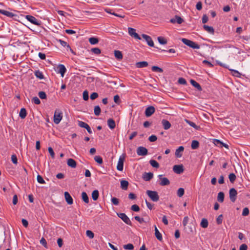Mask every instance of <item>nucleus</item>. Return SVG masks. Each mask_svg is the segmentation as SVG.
Wrapping results in <instances>:
<instances>
[{"label": "nucleus", "mask_w": 250, "mask_h": 250, "mask_svg": "<svg viewBox=\"0 0 250 250\" xmlns=\"http://www.w3.org/2000/svg\"><path fill=\"white\" fill-rule=\"evenodd\" d=\"M155 109L153 106L147 107L145 110V115L148 117L151 116L155 112Z\"/></svg>", "instance_id": "nucleus-12"}, {"label": "nucleus", "mask_w": 250, "mask_h": 250, "mask_svg": "<svg viewBox=\"0 0 250 250\" xmlns=\"http://www.w3.org/2000/svg\"><path fill=\"white\" fill-rule=\"evenodd\" d=\"M125 154L124 153L121 155L119 159L118 164L117 166V169L119 171H123L124 167V162L125 160Z\"/></svg>", "instance_id": "nucleus-3"}, {"label": "nucleus", "mask_w": 250, "mask_h": 250, "mask_svg": "<svg viewBox=\"0 0 250 250\" xmlns=\"http://www.w3.org/2000/svg\"><path fill=\"white\" fill-rule=\"evenodd\" d=\"M114 55L116 58L118 60H121L123 58V55L120 51L115 50L114 51Z\"/></svg>", "instance_id": "nucleus-33"}, {"label": "nucleus", "mask_w": 250, "mask_h": 250, "mask_svg": "<svg viewBox=\"0 0 250 250\" xmlns=\"http://www.w3.org/2000/svg\"><path fill=\"white\" fill-rule=\"evenodd\" d=\"M82 198L83 202L87 204L89 203V198L85 192H83L82 193Z\"/></svg>", "instance_id": "nucleus-32"}, {"label": "nucleus", "mask_w": 250, "mask_h": 250, "mask_svg": "<svg viewBox=\"0 0 250 250\" xmlns=\"http://www.w3.org/2000/svg\"><path fill=\"white\" fill-rule=\"evenodd\" d=\"M158 41L161 44H166L167 43V39L163 37H158Z\"/></svg>", "instance_id": "nucleus-41"}, {"label": "nucleus", "mask_w": 250, "mask_h": 250, "mask_svg": "<svg viewBox=\"0 0 250 250\" xmlns=\"http://www.w3.org/2000/svg\"><path fill=\"white\" fill-rule=\"evenodd\" d=\"M155 235L157 239L159 241H162L163 239L162 234L157 229L156 226H155Z\"/></svg>", "instance_id": "nucleus-27"}, {"label": "nucleus", "mask_w": 250, "mask_h": 250, "mask_svg": "<svg viewBox=\"0 0 250 250\" xmlns=\"http://www.w3.org/2000/svg\"><path fill=\"white\" fill-rule=\"evenodd\" d=\"M89 42L91 44H96L98 43L99 39L95 37H91L89 39Z\"/></svg>", "instance_id": "nucleus-37"}, {"label": "nucleus", "mask_w": 250, "mask_h": 250, "mask_svg": "<svg viewBox=\"0 0 250 250\" xmlns=\"http://www.w3.org/2000/svg\"><path fill=\"white\" fill-rule=\"evenodd\" d=\"M48 150L49 153L50 154V156L52 159H54L55 158V153L53 151V148L51 147H49L48 148Z\"/></svg>", "instance_id": "nucleus-57"}, {"label": "nucleus", "mask_w": 250, "mask_h": 250, "mask_svg": "<svg viewBox=\"0 0 250 250\" xmlns=\"http://www.w3.org/2000/svg\"><path fill=\"white\" fill-rule=\"evenodd\" d=\"M107 125L108 127L111 129H114L116 126L115 121L113 119L111 118L107 120Z\"/></svg>", "instance_id": "nucleus-26"}, {"label": "nucleus", "mask_w": 250, "mask_h": 250, "mask_svg": "<svg viewBox=\"0 0 250 250\" xmlns=\"http://www.w3.org/2000/svg\"><path fill=\"white\" fill-rule=\"evenodd\" d=\"M151 70L153 72H159V73H163V69L158 66H153L151 68Z\"/></svg>", "instance_id": "nucleus-39"}, {"label": "nucleus", "mask_w": 250, "mask_h": 250, "mask_svg": "<svg viewBox=\"0 0 250 250\" xmlns=\"http://www.w3.org/2000/svg\"><path fill=\"white\" fill-rule=\"evenodd\" d=\"M37 179L38 182H39L40 184H45V183L43 178L40 175H37Z\"/></svg>", "instance_id": "nucleus-55"}, {"label": "nucleus", "mask_w": 250, "mask_h": 250, "mask_svg": "<svg viewBox=\"0 0 250 250\" xmlns=\"http://www.w3.org/2000/svg\"><path fill=\"white\" fill-rule=\"evenodd\" d=\"M131 209L134 211L137 212L140 210V208L138 205L134 204L131 206Z\"/></svg>", "instance_id": "nucleus-56"}, {"label": "nucleus", "mask_w": 250, "mask_h": 250, "mask_svg": "<svg viewBox=\"0 0 250 250\" xmlns=\"http://www.w3.org/2000/svg\"><path fill=\"white\" fill-rule=\"evenodd\" d=\"M35 75L36 76V77L38 78H39V79L40 80H42L44 78V76H43V75L42 74V73L40 71V70H36L35 71Z\"/></svg>", "instance_id": "nucleus-34"}, {"label": "nucleus", "mask_w": 250, "mask_h": 250, "mask_svg": "<svg viewBox=\"0 0 250 250\" xmlns=\"http://www.w3.org/2000/svg\"><path fill=\"white\" fill-rule=\"evenodd\" d=\"M184 170V167L182 165H174L173 167V170L176 174H181L183 173Z\"/></svg>", "instance_id": "nucleus-13"}, {"label": "nucleus", "mask_w": 250, "mask_h": 250, "mask_svg": "<svg viewBox=\"0 0 250 250\" xmlns=\"http://www.w3.org/2000/svg\"><path fill=\"white\" fill-rule=\"evenodd\" d=\"M186 122L191 126L193 127L194 128H197L198 126L197 125L193 122H191L190 121L186 120Z\"/></svg>", "instance_id": "nucleus-53"}, {"label": "nucleus", "mask_w": 250, "mask_h": 250, "mask_svg": "<svg viewBox=\"0 0 250 250\" xmlns=\"http://www.w3.org/2000/svg\"><path fill=\"white\" fill-rule=\"evenodd\" d=\"M236 175L235 174L232 173L229 174V179L230 182L231 183H233L235 180H236Z\"/></svg>", "instance_id": "nucleus-43"}, {"label": "nucleus", "mask_w": 250, "mask_h": 250, "mask_svg": "<svg viewBox=\"0 0 250 250\" xmlns=\"http://www.w3.org/2000/svg\"><path fill=\"white\" fill-rule=\"evenodd\" d=\"M86 235L90 239L93 238L94 236V233L90 230H87L86 231Z\"/></svg>", "instance_id": "nucleus-47"}, {"label": "nucleus", "mask_w": 250, "mask_h": 250, "mask_svg": "<svg viewBox=\"0 0 250 250\" xmlns=\"http://www.w3.org/2000/svg\"><path fill=\"white\" fill-rule=\"evenodd\" d=\"M183 21V19L177 15H176L174 18L171 19L170 20V22L172 23L177 22L178 24H181Z\"/></svg>", "instance_id": "nucleus-16"}, {"label": "nucleus", "mask_w": 250, "mask_h": 250, "mask_svg": "<svg viewBox=\"0 0 250 250\" xmlns=\"http://www.w3.org/2000/svg\"><path fill=\"white\" fill-rule=\"evenodd\" d=\"M128 182L126 180H122L121 181V188L124 190H126L128 186Z\"/></svg>", "instance_id": "nucleus-28"}, {"label": "nucleus", "mask_w": 250, "mask_h": 250, "mask_svg": "<svg viewBox=\"0 0 250 250\" xmlns=\"http://www.w3.org/2000/svg\"><path fill=\"white\" fill-rule=\"evenodd\" d=\"M208 221L206 218H203L202 219L200 225L203 228H207L208 226Z\"/></svg>", "instance_id": "nucleus-35"}, {"label": "nucleus", "mask_w": 250, "mask_h": 250, "mask_svg": "<svg viewBox=\"0 0 250 250\" xmlns=\"http://www.w3.org/2000/svg\"><path fill=\"white\" fill-rule=\"evenodd\" d=\"M150 164L151 165L152 167L155 168H159V163L154 160H150L149 161Z\"/></svg>", "instance_id": "nucleus-40"}, {"label": "nucleus", "mask_w": 250, "mask_h": 250, "mask_svg": "<svg viewBox=\"0 0 250 250\" xmlns=\"http://www.w3.org/2000/svg\"><path fill=\"white\" fill-rule=\"evenodd\" d=\"M62 118V113L61 112H57V110L55 111L54 115V122L56 124L60 123Z\"/></svg>", "instance_id": "nucleus-9"}, {"label": "nucleus", "mask_w": 250, "mask_h": 250, "mask_svg": "<svg viewBox=\"0 0 250 250\" xmlns=\"http://www.w3.org/2000/svg\"><path fill=\"white\" fill-rule=\"evenodd\" d=\"M153 177V174L151 172H145L143 175V178L146 181H150Z\"/></svg>", "instance_id": "nucleus-17"}, {"label": "nucleus", "mask_w": 250, "mask_h": 250, "mask_svg": "<svg viewBox=\"0 0 250 250\" xmlns=\"http://www.w3.org/2000/svg\"><path fill=\"white\" fill-rule=\"evenodd\" d=\"M157 140V137L156 135H152L148 138V140L151 142H154Z\"/></svg>", "instance_id": "nucleus-59"}, {"label": "nucleus", "mask_w": 250, "mask_h": 250, "mask_svg": "<svg viewBox=\"0 0 250 250\" xmlns=\"http://www.w3.org/2000/svg\"><path fill=\"white\" fill-rule=\"evenodd\" d=\"M231 72L233 76L240 77L241 74L237 70H234V69H229Z\"/></svg>", "instance_id": "nucleus-51"}, {"label": "nucleus", "mask_w": 250, "mask_h": 250, "mask_svg": "<svg viewBox=\"0 0 250 250\" xmlns=\"http://www.w3.org/2000/svg\"><path fill=\"white\" fill-rule=\"evenodd\" d=\"M58 72L60 73L62 77H64V74L66 71V69L63 64H59L58 67Z\"/></svg>", "instance_id": "nucleus-15"}, {"label": "nucleus", "mask_w": 250, "mask_h": 250, "mask_svg": "<svg viewBox=\"0 0 250 250\" xmlns=\"http://www.w3.org/2000/svg\"><path fill=\"white\" fill-rule=\"evenodd\" d=\"M162 124L164 128L166 130L168 129L171 127V124L170 122L165 119L162 120Z\"/></svg>", "instance_id": "nucleus-21"}, {"label": "nucleus", "mask_w": 250, "mask_h": 250, "mask_svg": "<svg viewBox=\"0 0 250 250\" xmlns=\"http://www.w3.org/2000/svg\"><path fill=\"white\" fill-rule=\"evenodd\" d=\"M78 125L81 127L85 128L89 133L91 134L92 133L91 128L87 124L81 121H78Z\"/></svg>", "instance_id": "nucleus-11"}, {"label": "nucleus", "mask_w": 250, "mask_h": 250, "mask_svg": "<svg viewBox=\"0 0 250 250\" xmlns=\"http://www.w3.org/2000/svg\"><path fill=\"white\" fill-rule=\"evenodd\" d=\"M91 52L96 55H99L101 52V50L98 47L92 48Z\"/></svg>", "instance_id": "nucleus-48"}, {"label": "nucleus", "mask_w": 250, "mask_h": 250, "mask_svg": "<svg viewBox=\"0 0 250 250\" xmlns=\"http://www.w3.org/2000/svg\"><path fill=\"white\" fill-rule=\"evenodd\" d=\"M146 193L152 201L157 202L159 201V196L157 191L147 190Z\"/></svg>", "instance_id": "nucleus-2"}, {"label": "nucleus", "mask_w": 250, "mask_h": 250, "mask_svg": "<svg viewBox=\"0 0 250 250\" xmlns=\"http://www.w3.org/2000/svg\"><path fill=\"white\" fill-rule=\"evenodd\" d=\"M124 248L125 250H132L134 249V246L132 244H127L124 246Z\"/></svg>", "instance_id": "nucleus-49"}, {"label": "nucleus", "mask_w": 250, "mask_h": 250, "mask_svg": "<svg viewBox=\"0 0 250 250\" xmlns=\"http://www.w3.org/2000/svg\"><path fill=\"white\" fill-rule=\"evenodd\" d=\"M83 98L84 101H87L89 99L88 92L84 90L83 93Z\"/></svg>", "instance_id": "nucleus-46"}, {"label": "nucleus", "mask_w": 250, "mask_h": 250, "mask_svg": "<svg viewBox=\"0 0 250 250\" xmlns=\"http://www.w3.org/2000/svg\"><path fill=\"white\" fill-rule=\"evenodd\" d=\"M118 216L126 224L132 226V223L128 216L124 213H117Z\"/></svg>", "instance_id": "nucleus-4"}, {"label": "nucleus", "mask_w": 250, "mask_h": 250, "mask_svg": "<svg viewBox=\"0 0 250 250\" xmlns=\"http://www.w3.org/2000/svg\"><path fill=\"white\" fill-rule=\"evenodd\" d=\"M40 243L45 248H47V242L46 240L42 237L40 240Z\"/></svg>", "instance_id": "nucleus-63"}, {"label": "nucleus", "mask_w": 250, "mask_h": 250, "mask_svg": "<svg viewBox=\"0 0 250 250\" xmlns=\"http://www.w3.org/2000/svg\"><path fill=\"white\" fill-rule=\"evenodd\" d=\"M223 221V215L221 214L218 216L216 219V222L217 224L220 225L222 224Z\"/></svg>", "instance_id": "nucleus-62"}, {"label": "nucleus", "mask_w": 250, "mask_h": 250, "mask_svg": "<svg viewBox=\"0 0 250 250\" xmlns=\"http://www.w3.org/2000/svg\"><path fill=\"white\" fill-rule=\"evenodd\" d=\"M203 28L204 29H205V30H206L207 32H208V33L211 34H212L213 35L214 33V30L213 29V28L211 26H209L207 25H203Z\"/></svg>", "instance_id": "nucleus-24"}, {"label": "nucleus", "mask_w": 250, "mask_h": 250, "mask_svg": "<svg viewBox=\"0 0 250 250\" xmlns=\"http://www.w3.org/2000/svg\"><path fill=\"white\" fill-rule=\"evenodd\" d=\"M99 197V191L97 190H94L92 193V198L94 201H96Z\"/></svg>", "instance_id": "nucleus-36"}, {"label": "nucleus", "mask_w": 250, "mask_h": 250, "mask_svg": "<svg viewBox=\"0 0 250 250\" xmlns=\"http://www.w3.org/2000/svg\"><path fill=\"white\" fill-rule=\"evenodd\" d=\"M38 95L41 99H46L47 98L46 94L44 91L39 92Z\"/></svg>", "instance_id": "nucleus-45"}, {"label": "nucleus", "mask_w": 250, "mask_h": 250, "mask_svg": "<svg viewBox=\"0 0 250 250\" xmlns=\"http://www.w3.org/2000/svg\"><path fill=\"white\" fill-rule=\"evenodd\" d=\"M32 102L36 104H39L41 103V101L39 98L37 97H34L32 99Z\"/></svg>", "instance_id": "nucleus-58"}, {"label": "nucleus", "mask_w": 250, "mask_h": 250, "mask_svg": "<svg viewBox=\"0 0 250 250\" xmlns=\"http://www.w3.org/2000/svg\"><path fill=\"white\" fill-rule=\"evenodd\" d=\"M248 246L246 244H242L239 248V250H247Z\"/></svg>", "instance_id": "nucleus-64"}, {"label": "nucleus", "mask_w": 250, "mask_h": 250, "mask_svg": "<svg viewBox=\"0 0 250 250\" xmlns=\"http://www.w3.org/2000/svg\"><path fill=\"white\" fill-rule=\"evenodd\" d=\"M136 152L139 156H146L148 153L147 149L143 146H139L137 148Z\"/></svg>", "instance_id": "nucleus-7"}, {"label": "nucleus", "mask_w": 250, "mask_h": 250, "mask_svg": "<svg viewBox=\"0 0 250 250\" xmlns=\"http://www.w3.org/2000/svg\"><path fill=\"white\" fill-rule=\"evenodd\" d=\"M249 212L250 211L249 208L246 207L243 209L242 215L244 216H246L249 215Z\"/></svg>", "instance_id": "nucleus-50"}, {"label": "nucleus", "mask_w": 250, "mask_h": 250, "mask_svg": "<svg viewBox=\"0 0 250 250\" xmlns=\"http://www.w3.org/2000/svg\"><path fill=\"white\" fill-rule=\"evenodd\" d=\"M199 146V143L198 141L193 140L192 141L191 147L193 149H196Z\"/></svg>", "instance_id": "nucleus-31"}, {"label": "nucleus", "mask_w": 250, "mask_h": 250, "mask_svg": "<svg viewBox=\"0 0 250 250\" xmlns=\"http://www.w3.org/2000/svg\"><path fill=\"white\" fill-rule=\"evenodd\" d=\"M237 192L234 188H231L229 191V196L230 201L234 203L237 198Z\"/></svg>", "instance_id": "nucleus-5"}, {"label": "nucleus", "mask_w": 250, "mask_h": 250, "mask_svg": "<svg viewBox=\"0 0 250 250\" xmlns=\"http://www.w3.org/2000/svg\"><path fill=\"white\" fill-rule=\"evenodd\" d=\"M111 202L113 205L118 206L119 204V200L116 197H113L111 198Z\"/></svg>", "instance_id": "nucleus-52"}, {"label": "nucleus", "mask_w": 250, "mask_h": 250, "mask_svg": "<svg viewBox=\"0 0 250 250\" xmlns=\"http://www.w3.org/2000/svg\"><path fill=\"white\" fill-rule=\"evenodd\" d=\"M101 112V109L99 105H96L94 107V113L96 116L100 115Z\"/></svg>", "instance_id": "nucleus-38"}, {"label": "nucleus", "mask_w": 250, "mask_h": 250, "mask_svg": "<svg viewBox=\"0 0 250 250\" xmlns=\"http://www.w3.org/2000/svg\"><path fill=\"white\" fill-rule=\"evenodd\" d=\"M1 14L4 15L9 18H12L14 16H16V15L13 13L4 10H1Z\"/></svg>", "instance_id": "nucleus-23"}, {"label": "nucleus", "mask_w": 250, "mask_h": 250, "mask_svg": "<svg viewBox=\"0 0 250 250\" xmlns=\"http://www.w3.org/2000/svg\"><path fill=\"white\" fill-rule=\"evenodd\" d=\"M158 178L160 180L159 184L162 186H167L170 184L169 180L166 177H163V175H159Z\"/></svg>", "instance_id": "nucleus-6"}, {"label": "nucleus", "mask_w": 250, "mask_h": 250, "mask_svg": "<svg viewBox=\"0 0 250 250\" xmlns=\"http://www.w3.org/2000/svg\"><path fill=\"white\" fill-rule=\"evenodd\" d=\"M178 82L180 84L186 85L187 84L186 80L183 78H179Z\"/></svg>", "instance_id": "nucleus-54"}, {"label": "nucleus", "mask_w": 250, "mask_h": 250, "mask_svg": "<svg viewBox=\"0 0 250 250\" xmlns=\"http://www.w3.org/2000/svg\"><path fill=\"white\" fill-rule=\"evenodd\" d=\"M128 32L129 35L132 37L134 38L135 39L141 40V38L140 36L136 32V30L131 27L128 28Z\"/></svg>", "instance_id": "nucleus-8"}, {"label": "nucleus", "mask_w": 250, "mask_h": 250, "mask_svg": "<svg viewBox=\"0 0 250 250\" xmlns=\"http://www.w3.org/2000/svg\"><path fill=\"white\" fill-rule=\"evenodd\" d=\"M26 19L35 25H39L41 24V21H39L35 17L31 15H26Z\"/></svg>", "instance_id": "nucleus-10"}, {"label": "nucleus", "mask_w": 250, "mask_h": 250, "mask_svg": "<svg viewBox=\"0 0 250 250\" xmlns=\"http://www.w3.org/2000/svg\"><path fill=\"white\" fill-rule=\"evenodd\" d=\"M27 115V112L25 108H22L20 112L19 116L21 119H24Z\"/></svg>", "instance_id": "nucleus-29"}, {"label": "nucleus", "mask_w": 250, "mask_h": 250, "mask_svg": "<svg viewBox=\"0 0 250 250\" xmlns=\"http://www.w3.org/2000/svg\"><path fill=\"white\" fill-rule=\"evenodd\" d=\"M94 160L98 164H102L103 163L102 158L100 156H95L94 158Z\"/></svg>", "instance_id": "nucleus-42"}, {"label": "nucleus", "mask_w": 250, "mask_h": 250, "mask_svg": "<svg viewBox=\"0 0 250 250\" xmlns=\"http://www.w3.org/2000/svg\"><path fill=\"white\" fill-rule=\"evenodd\" d=\"M184 189L183 188H180L178 189L177 191V195L179 197H182L184 194Z\"/></svg>", "instance_id": "nucleus-44"}, {"label": "nucleus", "mask_w": 250, "mask_h": 250, "mask_svg": "<svg viewBox=\"0 0 250 250\" xmlns=\"http://www.w3.org/2000/svg\"><path fill=\"white\" fill-rule=\"evenodd\" d=\"M64 197L66 202L68 205H72L73 204V199L68 192L66 191L64 192Z\"/></svg>", "instance_id": "nucleus-18"}, {"label": "nucleus", "mask_w": 250, "mask_h": 250, "mask_svg": "<svg viewBox=\"0 0 250 250\" xmlns=\"http://www.w3.org/2000/svg\"><path fill=\"white\" fill-rule=\"evenodd\" d=\"M190 83L196 88H197L199 91H202V88L201 86V85L197 83L194 80L191 79L190 81Z\"/></svg>", "instance_id": "nucleus-25"}, {"label": "nucleus", "mask_w": 250, "mask_h": 250, "mask_svg": "<svg viewBox=\"0 0 250 250\" xmlns=\"http://www.w3.org/2000/svg\"><path fill=\"white\" fill-rule=\"evenodd\" d=\"M11 161L14 164L17 165L18 163V159L16 155L15 154H13L11 156Z\"/></svg>", "instance_id": "nucleus-61"}, {"label": "nucleus", "mask_w": 250, "mask_h": 250, "mask_svg": "<svg viewBox=\"0 0 250 250\" xmlns=\"http://www.w3.org/2000/svg\"><path fill=\"white\" fill-rule=\"evenodd\" d=\"M184 150V147L183 146H179L175 151V156L177 158H180L182 156V152Z\"/></svg>", "instance_id": "nucleus-19"}, {"label": "nucleus", "mask_w": 250, "mask_h": 250, "mask_svg": "<svg viewBox=\"0 0 250 250\" xmlns=\"http://www.w3.org/2000/svg\"><path fill=\"white\" fill-rule=\"evenodd\" d=\"M142 37L146 41V42L147 43V44L149 46L151 47L154 46L153 41H152L151 38L150 36L143 34H142Z\"/></svg>", "instance_id": "nucleus-14"}, {"label": "nucleus", "mask_w": 250, "mask_h": 250, "mask_svg": "<svg viewBox=\"0 0 250 250\" xmlns=\"http://www.w3.org/2000/svg\"><path fill=\"white\" fill-rule=\"evenodd\" d=\"M224 197H225V195H224V192H222V191L219 192L218 193V196H217L218 201L220 203L223 202L224 200Z\"/></svg>", "instance_id": "nucleus-30"}, {"label": "nucleus", "mask_w": 250, "mask_h": 250, "mask_svg": "<svg viewBox=\"0 0 250 250\" xmlns=\"http://www.w3.org/2000/svg\"><path fill=\"white\" fill-rule=\"evenodd\" d=\"M98 94L97 92H93L91 94L90 98L92 100H94L98 97Z\"/></svg>", "instance_id": "nucleus-60"}, {"label": "nucleus", "mask_w": 250, "mask_h": 250, "mask_svg": "<svg viewBox=\"0 0 250 250\" xmlns=\"http://www.w3.org/2000/svg\"><path fill=\"white\" fill-rule=\"evenodd\" d=\"M67 164L69 167L72 168H75L77 166L76 162L71 158H69L67 160Z\"/></svg>", "instance_id": "nucleus-22"}, {"label": "nucleus", "mask_w": 250, "mask_h": 250, "mask_svg": "<svg viewBox=\"0 0 250 250\" xmlns=\"http://www.w3.org/2000/svg\"><path fill=\"white\" fill-rule=\"evenodd\" d=\"M182 42L187 46L193 48V49H199L200 45L191 40L186 38H183L181 40Z\"/></svg>", "instance_id": "nucleus-1"}, {"label": "nucleus", "mask_w": 250, "mask_h": 250, "mask_svg": "<svg viewBox=\"0 0 250 250\" xmlns=\"http://www.w3.org/2000/svg\"><path fill=\"white\" fill-rule=\"evenodd\" d=\"M148 65V63L147 62L143 61V62H139L135 63V66L137 68H141L147 67Z\"/></svg>", "instance_id": "nucleus-20"}]
</instances>
